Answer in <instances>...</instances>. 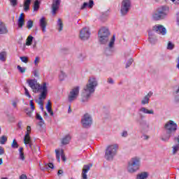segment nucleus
I'll list each match as a JSON object with an SVG mask.
<instances>
[{
	"mask_svg": "<svg viewBox=\"0 0 179 179\" xmlns=\"http://www.w3.org/2000/svg\"><path fill=\"white\" fill-rule=\"evenodd\" d=\"M27 82L34 93H38L40 90H42L39 94V101L37 103L40 106H44V101H43L47 99V93L48 92V90L47 89V83H43V85H41L36 79L27 80Z\"/></svg>",
	"mask_w": 179,
	"mask_h": 179,
	"instance_id": "f257e3e1",
	"label": "nucleus"
},
{
	"mask_svg": "<svg viewBox=\"0 0 179 179\" xmlns=\"http://www.w3.org/2000/svg\"><path fill=\"white\" fill-rule=\"evenodd\" d=\"M143 114H150L155 115V110L153 109H148L146 107H141L138 109V115L140 118L139 124L141 127L143 132H148L150 128V124L145 120Z\"/></svg>",
	"mask_w": 179,
	"mask_h": 179,
	"instance_id": "f03ea898",
	"label": "nucleus"
},
{
	"mask_svg": "<svg viewBox=\"0 0 179 179\" xmlns=\"http://www.w3.org/2000/svg\"><path fill=\"white\" fill-rule=\"evenodd\" d=\"M99 83L96 78H91L89 79L88 83L84 87V90L82 93V96L84 98L82 101H87V99H89V97H90V96L94 93L96 87H97Z\"/></svg>",
	"mask_w": 179,
	"mask_h": 179,
	"instance_id": "7ed1b4c3",
	"label": "nucleus"
},
{
	"mask_svg": "<svg viewBox=\"0 0 179 179\" xmlns=\"http://www.w3.org/2000/svg\"><path fill=\"white\" fill-rule=\"evenodd\" d=\"M177 123L173 120H169L164 125V128L166 132L165 135L162 136L161 139L163 142H169L172 135L177 132Z\"/></svg>",
	"mask_w": 179,
	"mask_h": 179,
	"instance_id": "20e7f679",
	"label": "nucleus"
},
{
	"mask_svg": "<svg viewBox=\"0 0 179 179\" xmlns=\"http://www.w3.org/2000/svg\"><path fill=\"white\" fill-rule=\"evenodd\" d=\"M169 12H170V8L166 6H162L152 13V19L154 20H163L167 17Z\"/></svg>",
	"mask_w": 179,
	"mask_h": 179,
	"instance_id": "39448f33",
	"label": "nucleus"
},
{
	"mask_svg": "<svg viewBox=\"0 0 179 179\" xmlns=\"http://www.w3.org/2000/svg\"><path fill=\"white\" fill-rule=\"evenodd\" d=\"M139 167H141V158L134 157L128 162L127 171L131 174L136 173L139 170Z\"/></svg>",
	"mask_w": 179,
	"mask_h": 179,
	"instance_id": "423d86ee",
	"label": "nucleus"
},
{
	"mask_svg": "<svg viewBox=\"0 0 179 179\" xmlns=\"http://www.w3.org/2000/svg\"><path fill=\"white\" fill-rule=\"evenodd\" d=\"M118 150V144H112L106 147L105 151V159L107 160H113L114 157L117 155Z\"/></svg>",
	"mask_w": 179,
	"mask_h": 179,
	"instance_id": "0eeeda50",
	"label": "nucleus"
},
{
	"mask_svg": "<svg viewBox=\"0 0 179 179\" xmlns=\"http://www.w3.org/2000/svg\"><path fill=\"white\" fill-rule=\"evenodd\" d=\"M98 36L99 37V42L101 44H106L108 42L110 31L106 27H102L99 29Z\"/></svg>",
	"mask_w": 179,
	"mask_h": 179,
	"instance_id": "6e6552de",
	"label": "nucleus"
},
{
	"mask_svg": "<svg viewBox=\"0 0 179 179\" xmlns=\"http://www.w3.org/2000/svg\"><path fill=\"white\" fill-rule=\"evenodd\" d=\"M131 6V0H122L120 6L121 15L126 16V15H128V12H129Z\"/></svg>",
	"mask_w": 179,
	"mask_h": 179,
	"instance_id": "1a4fd4ad",
	"label": "nucleus"
},
{
	"mask_svg": "<svg viewBox=\"0 0 179 179\" xmlns=\"http://www.w3.org/2000/svg\"><path fill=\"white\" fill-rule=\"evenodd\" d=\"M81 124L83 128H90L92 124H93L92 116L89 113L85 114L81 120Z\"/></svg>",
	"mask_w": 179,
	"mask_h": 179,
	"instance_id": "9d476101",
	"label": "nucleus"
},
{
	"mask_svg": "<svg viewBox=\"0 0 179 179\" xmlns=\"http://www.w3.org/2000/svg\"><path fill=\"white\" fill-rule=\"evenodd\" d=\"M79 37L83 41H86L88 38H90V30L89 28L84 27L80 31Z\"/></svg>",
	"mask_w": 179,
	"mask_h": 179,
	"instance_id": "9b49d317",
	"label": "nucleus"
},
{
	"mask_svg": "<svg viewBox=\"0 0 179 179\" xmlns=\"http://www.w3.org/2000/svg\"><path fill=\"white\" fill-rule=\"evenodd\" d=\"M115 43V35H113L108 44V48H106L105 52L106 55H111L114 52V44Z\"/></svg>",
	"mask_w": 179,
	"mask_h": 179,
	"instance_id": "f8f14e48",
	"label": "nucleus"
},
{
	"mask_svg": "<svg viewBox=\"0 0 179 179\" xmlns=\"http://www.w3.org/2000/svg\"><path fill=\"white\" fill-rule=\"evenodd\" d=\"M79 87H76L73 90H71L69 95V101H70V103L78 99V96H79Z\"/></svg>",
	"mask_w": 179,
	"mask_h": 179,
	"instance_id": "ddd939ff",
	"label": "nucleus"
},
{
	"mask_svg": "<svg viewBox=\"0 0 179 179\" xmlns=\"http://www.w3.org/2000/svg\"><path fill=\"white\" fill-rule=\"evenodd\" d=\"M152 31L157 33V34H161L162 36H166L167 34V31L166 28L162 24H156L152 27Z\"/></svg>",
	"mask_w": 179,
	"mask_h": 179,
	"instance_id": "4468645a",
	"label": "nucleus"
},
{
	"mask_svg": "<svg viewBox=\"0 0 179 179\" xmlns=\"http://www.w3.org/2000/svg\"><path fill=\"white\" fill-rule=\"evenodd\" d=\"M59 5H61V0H55L52 4V15H55L57 13V10L59 9Z\"/></svg>",
	"mask_w": 179,
	"mask_h": 179,
	"instance_id": "2eb2a0df",
	"label": "nucleus"
},
{
	"mask_svg": "<svg viewBox=\"0 0 179 179\" xmlns=\"http://www.w3.org/2000/svg\"><path fill=\"white\" fill-rule=\"evenodd\" d=\"M39 26L43 33H45L47 29V22L45 21V17H43L39 21Z\"/></svg>",
	"mask_w": 179,
	"mask_h": 179,
	"instance_id": "dca6fc26",
	"label": "nucleus"
},
{
	"mask_svg": "<svg viewBox=\"0 0 179 179\" xmlns=\"http://www.w3.org/2000/svg\"><path fill=\"white\" fill-rule=\"evenodd\" d=\"M94 6V1L93 0H90L89 2H84L81 6L80 9L83 10L85 8H89V9H92Z\"/></svg>",
	"mask_w": 179,
	"mask_h": 179,
	"instance_id": "f3484780",
	"label": "nucleus"
},
{
	"mask_svg": "<svg viewBox=\"0 0 179 179\" xmlns=\"http://www.w3.org/2000/svg\"><path fill=\"white\" fill-rule=\"evenodd\" d=\"M90 167H92V164L84 165L82 172L83 179H87V175L86 173L90 170Z\"/></svg>",
	"mask_w": 179,
	"mask_h": 179,
	"instance_id": "a211bd4d",
	"label": "nucleus"
},
{
	"mask_svg": "<svg viewBox=\"0 0 179 179\" xmlns=\"http://www.w3.org/2000/svg\"><path fill=\"white\" fill-rule=\"evenodd\" d=\"M152 92H149L141 99L142 106H146V104H149V101L150 100V98L152 97Z\"/></svg>",
	"mask_w": 179,
	"mask_h": 179,
	"instance_id": "6ab92c4d",
	"label": "nucleus"
},
{
	"mask_svg": "<svg viewBox=\"0 0 179 179\" xmlns=\"http://www.w3.org/2000/svg\"><path fill=\"white\" fill-rule=\"evenodd\" d=\"M8 28H6V25L0 20V34H7Z\"/></svg>",
	"mask_w": 179,
	"mask_h": 179,
	"instance_id": "aec40b11",
	"label": "nucleus"
},
{
	"mask_svg": "<svg viewBox=\"0 0 179 179\" xmlns=\"http://www.w3.org/2000/svg\"><path fill=\"white\" fill-rule=\"evenodd\" d=\"M31 3V0H24V10L27 12L30 10V4Z\"/></svg>",
	"mask_w": 179,
	"mask_h": 179,
	"instance_id": "412c9836",
	"label": "nucleus"
},
{
	"mask_svg": "<svg viewBox=\"0 0 179 179\" xmlns=\"http://www.w3.org/2000/svg\"><path fill=\"white\" fill-rule=\"evenodd\" d=\"M148 36H149V41L150 44H156V43H157V38H156V36H155L153 34L149 33Z\"/></svg>",
	"mask_w": 179,
	"mask_h": 179,
	"instance_id": "4be33fe9",
	"label": "nucleus"
},
{
	"mask_svg": "<svg viewBox=\"0 0 179 179\" xmlns=\"http://www.w3.org/2000/svg\"><path fill=\"white\" fill-rule=\"evenodd\" d=\"M8 57V53L6 51L0 52V61L1 62H5Z\"/></svg>",
	"mask_w": 179,
	"mask_h": 179,
	"instance_id": "5701e85b",
	"label": "nucleus"
},
{
	"mask_svg": "<svg viewBox=\"0 0 179 179\" xmlns=\"http://www.w3.org/2000/svg\"><path fill=\"white\" fill-rule=\"evenodd\" d=\"M46 110L48 111V113H49V114H50V115H54V112H52V104H51V101H48V103L46 105Z\"/></svg>",
	"mask_w": 179,
	"mask_h": 179,
	"instance_id": "b1692460",
	"label": "nucleus"
},
{
	"mask_svg": "<svg viewBox=\"0 0 179 179\" xmlns=\"http://www.w3.org/2000/svg\"><path fill=\"white\" fill-rule=\"evenodd\" d=\"M31 142V138H30V133L27 132L24 137V145H27V143H30Z\"/></svg>",
	"mask_w": 179,
	"mask_h": 179,
	"instance_id": "393cba45",
	"label": "nucleus"
},
{
	"mask_svg": "<svg viewBox=\"0 0 179 179\" xmlns=\"http://www.w3.org/2000/svg\"><path fill=\"white\" fill-rule=\"evenodd\" d=\"M148 176L149 173H148V172H142L137 175L136 179H146Z\"/></svg>",
	"mask_w": 179,
	"mask_h": 179,
	"instance_id": "a878e982",
	"label": "nucleus"
},
{
	"mask_svg": "<svg viewBox=\"0 0 179 179\" xmlns=\"http://www.w3.org/2000/svg\"><path fill=\"white\" fill-rule=\"evenodd\" d=\"M64 29V23L62 22V20L61 18H59L57 20V29L59 31H62Z\"/></svg>",
	"mask_w": 179,
	"mask_h": 179,
	"instance_id": "bb28decb",
	"label": "nucleus"
},
{
	"mask_svg": "<svg viewBox=\"0 0 179 179\" xmlns=\"http://www.w3.org/2000/svg\"><path fill=\"white\" fill-rule=\"evenodd\" d=\"M71 141V136L66 135L64 138L62 140V145H68L69 143V141Z\"/></svg>",
	"mask_w": 179,
	"mask_h": 179,
	"instance_id": "cd10ccee",
	"label": "nucleus"
},
{
	"mask_svg": "<svg viewBox=\"0 0 179 179\" xmlns=\"http://www.w3.org/2000/svg\"><path fill=\"white\" fill-rule=\"evenodd\" d=\"M17 26L19 29H22L24 26V18L19 17L17 20Z\"/></svg>",
	"mask_w": 179,
	"mask_h": 179,
	"instance_id": "c85d7f7f",
	"label": "nucleus"
},
{
	"mask_svg": "<svg viewBox=\"0 0 179 179\" xmlns=\"http://www.w3.org/2000/svg\"><path fill=\"white\" fill-rule=\"evenodd\" d=\"M19 153H20V160L24 162L26 158L24 157V152H23V148H22V147L20 148Z\"/></svg>",
	"mask_w": 179,
	"mask_h": 179,
	"instance_id": "c756f323",
	"label": "nucleus"
},
{
	"mask_svg": "<svg viewBox=\"0 0 179 179\" xmlns=\"http://www.w3.org/2000/svg\"><path fill=\"white\" fill-rule=\"evenodd\" d=\"M40 9V1L36 0L34 3V12H37Z\"/></svg>",
	"mask_w": 179,
	"mask_h": 179,
	"instance_id": "7c9ffc66",
	"label": "nucleus"
},
{
	"mask_svg": "<svg viewBox=\"0 0 179 179\" xmlns=\"http://www.w3.org/2000/svg\"><path fill=\"white\" fill-rule=\"evenodd\" d=\"M179 151V144L174 145L172 146V153L173 155H177V152Z\"/></svg>",
	"mask_w": 179,
	"mask_h": 179,
	"instance_id": "2f4dec72",
	"label": "nucleus"
},
{
	"mask_svg": "<svg viewBox=\"0 0 179 179\" xmlns=\"http://www.w3.org/2000/svg\"><path fill=\"white\" fill-rule=\"evenodd\" d=\"M33 38H34V37L29 35L27 38L26 45H31V44H33Z\"/></svg>",
	"mask_w": 179,
	"mask_h": 179,
	"instance_id": "473e14b6",
	"label": "nucleus"
},
{
	"mask_svg": "<svg viewBox=\"0 0 179 179\" xmlns=\"http://www.w3.org/2000/svg\"><path fill=\"white\" fill-rule=\"evenodd\" d=\"M48 169H54V164L52 163L45 164L44 167L41 168V170H48Z\"/></svg>",
	"mask_w": 179,
	"mask_h": 179,
	"instance_id": "72a5a7b5",
	"label": "nucleus"
},
{
	"mask_svg": "<svg viewBox=\"0 0 179 179\" xmlns=\"http://www.w3.org/2000/svg\"><path fill=\"white\" fill-rule=\"evenodd\" d=\"M66 78V74L64 71H61L60 74L59 75V79L61 82L65 80Z\"/></svg>",
	"mask_w": 179,
	"mask_h": 179,
	"instance_id": "f704fd0d",
	"label": "nucleus"
},
{
	"mask_svg": "<svg viewBox=\"0 0 179 179\" xmlns=\"http://www.w3.org/2000/svg\"><path fill=\"white\" fill-rule=\"evenodd\" d=\"M8 142V137L6 136H2L0 138V143L1 145H5Z\"/></svg>",
	"mask_w": 179,
	"mask_h": 179,
	"instance_id": "c9c22d12",
	"label": "nucleus"
},
{
	"mask_svg": "<svg viewBox=\"0 0 179 179\" xmlns=\"http://www.w3.org/2000/svg\"><path fill=\"white\" fill-rule=\"evenodd\" d=\"M107 17H108V13H103L100 17V19L102 20V22H106Z\"/></svg>",
	"mask_w": 179,
	"mask_h": 179,
	"instance_id": "e433bc0d",
	"label": "nucleus"
},
{
	"mask_svg": "<svg viewBox=\"0 0 179 179\" xmlns=\"http://www.w3.org/2000/svg\"><path fill=\"white\" fill-rule=\"evenodd\" d=\"M11 148H13V149H17V148H19V144H17V141H16V139H14L13 141Z\"/></svg>",
	"mask_w": 179,
	"mask_h": 179,
	"instance_id": "4c0bfd02",
	"label": "nucleus"
},
{
	"mask_svg": "<svg viewBox=\"0 0 179 179\" xmlns=\"http://www.w3.org/2000/svg\"><path fill=\"white\" fill-rule=\"evenodd\" d=\"M33 24H34L33 20H28L27 22V29L29 30H30V29H31L33 27Z\"/></svg>",
	"mask_w": 179,
	"mask_h": 179,
	"instance_id": "58836bf2",
	"label": "nucleus"
},
{
	"mask_svg": "<svg viewBox=\"0 0 179 179\" xmlns=\"http://www.w3.org/2000/svg\"><path fill=\"white\" fill-rule=\"evenodd\" d=\"M174 47H175V45L173 43H171V41H169L167 48H166L167 50H174Z\"/></svg>",
	"mask_w": 179,
	"mask_h": 179,
	"instance_id": "ea45409f",
	"label": "nucleus"
},
{
	"mask_svg": "<svg viewBox=\"0 0 179 179\" xmlns=\"http://www.w3.org/2000/svg\"><path fill=\"white\" fill-rule=\"evenodd\" d=\"M17 69H18L19 72H20V73H24V72H26V67H22L18 65Z\"/></svg>",
	"mask_w": 179,
	"mask_h": 179,
	"instance_id": "a19ab883",
	"label": "nucleus"
},
{
	"mask_svg": "<svg viewBox=\"0 0 179 179\" xmlns=\"http://www.w3.org/2000/svg\"><path fill=\"white\" fill-rule=\"evenodd\" d=\"M20 59H21L22 62H24V64H27V62H29V58L26 56L20 57Z\"/></svg>",
	"mask_w": 179,
	"mask_h": 179,
	"instance_id": "79ce46f5",
	"label": "nucleus"
},
{
	"mask_svg": "<svg viewBox=\"0 0 179 179\" xmlns=\"http://www.w3.org/2000/svg\"><path fill=\"white\" fill-rule=\"evenodd\" d=\"M132 62H134V59L130 58L126 63V68H129V66L132 65Z\"/></svg>",
	"mask_w": 179,
	"mask_h": 179,
	"instance_id": "37998d69",
	"label": "nucleus"
},
{
	"mask_svg": "<svg viewBox=\"0 0 179 179\" xmlns=\"http://www.w3.org/2000/svg\"><path fill=\"white\" fill-rule=\"evenodd\" d=\"M55 153H56V158L57 159V162L59 163V162H61L59 151L58 150H55Z\"/></svg>",
	"mask_w": 179,
	"mask_h": 179,
	"instance_id": "c03bdc74",
	"label": "nucleus"
},
{
	"mask_svg": "<svg viewBox=\"0 0 179 179\" xmlns=\"http://www.w3.org/2000/svg\"><path fill=\"white\" fill-rule=\"evenodd\" d=\"M61 157L62 160H63L64 162H66V157H65V154H64V150H61Z\"/></svg>",
	"mask_w": 179,
	"mask_h": 179,
	"instance_id": "a18cd8bd",
	"label": "nucleus"
},
{
	"mask_svg": "<svg viewBox=\"0 0 179 179\" xmlns=\"http://www.w3.org/2000/svg\"><path fill=\"white\" fill-rule=\"evenodd\" d=\"M24 111L28 117H31V112L30 111V108H25Z\"/></svg>",
	"mask_w": 179,
	"mask_h": 179,
	"instance_id": "49530a36",
	"label": "nucleus"
},
{
	"mask_svg": "<svg viewBox=\"0 0 179 179\" xmlns=\"http://www.w3.org/2000/svg\"><path fill=\"white\" fill-rule=\"evenodd\" d=\"M24 90H25V96H27L30 99V97H31V95H30V93L29 92V90H27L26 87H24Z\"/></svg>",
	"mask_w": 179,
	"mask_h": 179,
	"instance_id": "de8ad7c7",
	"label": "nucleus"
},
{
	"mask_svg": "<svg viewBox=\"0 0 179 179\" xmlns=\"http://www.w3.org/2000/svg\"><path fill=\"white\" fill-rule=\"evenodd\" d=\"M85 58H86V56H85V55H83V53H80L78 55V59H80V61H83Z\"/></svg>",
	"mask_w": 179,
	"mask_h": 179,
	"instance_id": "09e8293b",
	"label": "nucleus"
},
{
	"mask_svg": "<svg viewBox=\"0 0 179 179\" xmlns=\"http://www.w3.org/2000/svg\"><path fill=\"white\" fill-rule=\"evenodd\" d=\"M12 6H16L17 5V0H9Z\"/></svg>",
	"mask_w": 179,
	"mask_h": 179,
	"instance_id": "8fccbe9b",
	"label": "nucleus"
},
{
	"mask_svg": "<svg viewBox=\"0 0 179 179\" xmlns=\"http://www.w3.org/2000/svg\"><path fill=\"white\" fill-rule=\"evenodd\" d=\"M107 83L109 85H114V80H113L111 78H108L107 80Z\"/></svg>",
	"mask_w": 179,
	"mask_h": 179,
	"instance_id": "3c124183",
	"label": "nucleus"
},
{
	"mask_svg": "<svg viewBox=\"0 0 179 179\" xmlns=\"http://www.w3.org/2000/svg\"><path fill=\"white\" fill-rule=\"evenodd\" d=\"M173 142L179 145V135L173 138Z\"/></svg>",
	"mask_w": 179,
	"mask_h": 179,
	"instance_id": "603ef678",
	"label": "nucleus"
},
{
	"mask_svg": "<svg viewBox=\"0 0 179 179\" xmlns=\"http://www.w3.org/2000/svg\"><path fill=\"white\" fill-rule=\"evenodd\" d=\"M121 136L123 137V138H127V136H128V131H123L121 134Z\"/></svg>",
	"mask_w": 179,
	"mask_h": 179,
	"instance_id": "864d4df0",
	"label": "nucleus"
},
{
	"mask_svg": "<svg viewBox=\"0 0 179 179\" xmlns=\"http://www.w3.org/2000/svg\"><path fill=\"white\" fill-rule=\"evenodd\" d=\"M2 155H5V150L2 146H0V156H2Z\"/></svg>",
	"mask_w": 179,
	"mask_h": 179,
	"instance_id": "5fc2aeb1",
	"label": "nucleus"
},
{
	"mask_svg": "<svg viewBox=\"0 0 179 179\" xmlns=\"http://www.w3.org/2000/svg\"><path fill=\"white\" fill-rule=\"evenodd\" d=\"M29 104H30V106H31V108L32 110V111L34 110V103L33 102V100H31L29 101Z\"/></svg>",
	"mask_w": 179,
	"mask_h": 179,
	"instance_id": "6e6d98bb",
	"label": "nucleus"
},
{
	"mask_svg": "<svg viewBox=\"0 0 179 179\" xmlns=\"http://www.w3.org/2000/svg\"><path fill=\"white\" fill-rule=\"evenodd\" d=\"M39 62H40V57H36L35 58V60H34V64H35V65H37V64H38Z\"/></svg>",
	"mask_w": 179,
	"mask_h": 179,
	"instance_id": "4d7b16f0",
	"label": "nucleus"
},
{
	"mask_svg": "<svg viewBox=\"0 0 179 179\" xmlns=\"http://www.w3.org/2000/svg\"><path fill=\"white\" fill-rule=\"evenodd\" d=\"M40 122H38V125L39 127H43V125H44L45 122H44V120L42 119V120H39Z\"/></svg>",
	"mask_w": 179,
	"mask_h": 179,
	"instance_id": "13d9d810",
	"label": "nucleus"
},
{
	"mask_svg": "<svg viewBox=\"0 0 179 179\" xmlns=\"http://www.w3.org/2000/svg\"><path fill=\"white\" fill-rule=\"evenodd\" d=\"M36 120H38L40 121L43 120V117H41V115H40V114L36 113Z\"/></svg>",
	"mask_w": 179,
	"mask_h": 179,
	"instance_id": "bf43d9fd",
	"label": "nucleus"
},
{
	"mask_svg": "<svg viewBox=\"0 0 179 179\" xmlns=\"http://www.w3.org/2000/svg\"><path fill=\"white\" fill-rule=\"evenodd\" d=\"M176 22H177L178 26H179V12L177 13L176 14Z\"/></svg>",
	"mask_w": 179,
	"mask_h": 179,
	"instance_id": "052dcab7",
	"label": "nucleus"
},
{
	"mask_svg": "<svg viewBox=\"0 0 179 179\" xmlns=\"http://www.w3.org/2000/svg\"><path fill=\"white\" fill-rule=\"evenodd\" d=\"M34 76H35V78H38V70H35L34 71Z\"/></svg>",
	"mask_w": 179,
	"mask_h": 179,
	"instance_id": "680f3d73",
	"label": "nucleus"
},
{
	"mask_svg": "<svg viewBox=\"0 0 179 179\" xmlns=\"http://www.w3.org/2000/svg\"><path fill=\"white\" fill-rule=\"evenodd\" d=\"M17 103H19V101H13V106L14 108H16L17 106Z\"/></svg>",
	"mask_w": 179,
	"mask_h": 179,
	"instance_id": "e2e57ef3",
	"label": "nucleus"
},
{
	"mask_svg": "<svg viewBox=\"0 0 179 179\" xmlns=\"http://www.w3.org/2000/svg\"><path fill=\"white\" fill-rule=\"evenodd\" d=\"M20 179H27V176L22 174L20 176Z\"/></svg>",
	"mask_w": 179,
	"mask_h": 179,
	"instance_id": "0e129e2a",
	"label": "nucleus"
},
{
	"mask_svg": "<svg viewBox=\"0 0 179 179\" xmlns=\"http://www.w3.org/2000/svg\"><path fill=\"white\" fill-rule=\"evenodd\" d=\"M27 132H29V134H30V132H31V127L30 126H27Z\"/></svg>",
	"mask_w": 179,
	"mask_h": 179,
	"instance_id": "69168bd1",
	"label": "nucleus"
},
{
	"mask_svg": "<svg viewBox=\"0 0 179 179\" xmlns=\"http://www.w3.org/2000/svg\"><path fill=\"white\" fill-rule=\"evenodd\" d=\"M143 138L144 141H148V139H149V136L144 134L143 136Z\"/></svg>",
	"mask_w": 179,
	"mask_h": 179,
	"instance_id": "338daca9",
	"label": "nucleus"
},
{
	"mask_svg": "<svg viewBox=\"0 0 179 179\" xmlns=\"http://www.w3.org/2000/svg\"><path fill=\"white\" fill-rule=\"evenodd\" d=\"M62 173H64V171H62V170L60 169V170L58 171L57 175H58V176H60V174H62Z\"/></svg>",
	"mask_w": 179,
	"mask_h": 179,
	"instance_id": "774afa93",
	"label": "nucleus"
}]
</instances>
